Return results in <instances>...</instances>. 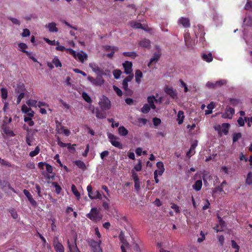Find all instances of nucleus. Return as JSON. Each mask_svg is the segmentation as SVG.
Listing matches in <instances>:
<instances>
[{
	"label": "nucleus",
	"instance_id": "f257e3e1",
	"mask_svg": "<svg viewBox=\"0 0 252 252\" xmlns=\"http://www.w3.org/2000/svg\"><path fill=\"white\" fill-rule=\"evenodd\" d=\"M87 217L91 220L97 222L100 220L102 216L100 214L99 210L95 207L92 208L90 212L87 215Z\"/></svg>",
	"mask_w": 252,
	"mask_h": 252
},
{
	"label": "nucleus",
	"instance_id": "f03ea898",
	"mask_svg": "<svg viewBox=\"0 0 252 252\" xmlns=\"http://www.w3.org/2000/svg\"><path fill=\"white\" fill-rule=\"evenodd\" d=\"M12 122V118H9L7 122L5 120H3L1 125V128L3 132L9 136H14L15 135L14 132L10 128L8 124Z\"/></svg>",
	"mask_w": 252,
	"mask_h": 252
},
{
	"label": "nucleus",
	"instance_id": "7ed1b4c3",
	"mask_svg": "<svg viewBox=\"0 0 252 252\" xmlns=\"http://www.w3.org/2000/svg\"><path fill=\"white\" fill-rule=\"evenodd\" d=\"M230 125L228 123H223L221 126L218 125L214 127L215 129L218 131L219 137H221L223 133L224 135H227L228 133Z\"/></svg>",
	"mask_w": 252,
	"mask_h": 252
},
{
	"label": "nucleus",
	"instance_id": "20e7f679",
	"mask_svg": "<svg viewBox=\"0 0 252 252\" xmlns=\"http://www.w3.org/2000/svg\"><path fill=\"white\" fill-rule=\"evenodd\" d=\"M108 138L110 139V141L111 144L120 149H122L123 148V144L119 141L118 140L119 138L114 136L112 134H109L108 135Z\"/></svg>",
	"mask_w": 252,
	"mask_h": 252
},
{
	"label": "nucleus",
	"instance_id": "39448f33",
	"mask_svg": "<svg viewBox=\"0 0 252 252\" xmlns=\"http://www.w3.org/2000/svg\"><path fill=\"white\" fill-rule=\"evenodd\" d=\"M87 79L95 86H101L104 82V81L101 75H98L95 78L89 76L87 78Z\"/></svg>",
	"mask_w": 252,
	"mask_h": 252
},
{
	"label": "nucleus",
	"instance_id": "423d86ee",
	"mask_svg": "<svg viewBox=\"0 0 252 252\" xmlns=\"http://www.w3.org/2000/svg\"><path fill=\"white\" fill-rule=\"evenodd\" d=\"M234 113L235 110L234 108L227 106L226 107L224 113L222 114V117L224 119H231Z\"/></svg>",
	"mask_w": 252,
	"mask_h": 252
},
{
	"label": "nucleus",
	"instance_id": "0eeeda50",
	"mask_svg": "<svg viewBox=\"0 0 252 252\" xmlns=\"http://www.w3.org/2000/svg\"><path fill=\"white\" fill-rule=\"evenodd\" d=\"M119 238L121 241V243H122V245L121 246L122 252H126V248L128 246V243L125 238V235L122 232H121L119 234Z\"/></svg>",
	"mask_w": 252,
	"mask_h": 252
},
{
	"label": "nucleus",
	"instance_id": "6e6552de",
	"mask_svg": "<svg viewBox=\"0 0 252 252\" xmlns=\"http://www.w3.org/2000/svg\"><path fill=\"white\" fill-rule=\"evenodd\" d=\"M184 40L185 44L188 48H192L195 45V41L191 39L189 33L184 34Z\"/></svg>",
	"mask_w": 252,
	"mask_h": 252
},
{
	"label": "nucleus",
	"instance_id": "1a4fd4ad",
	"mask_svg": "<svg viewBox=\"0 0 252 252\" xmlns=\"http://www.w3.org/2000/svg\"><path fill=\"white\" fill-rule=\"evenodd\" d=\"M161 56V53L159 49L158 52L154 53L153 57L151 58L149 63H148V66L151 67L153 63L156 64L159 60Z\"/></svg>",
	"mask_w": 252,
	"mask_h": 252
},
{
	"label": "nucleus",
	"instance_id": "9d476101",
	"mask_svg": "<svg viewBox=\"0 0 252 252\" xmlns=\"http://www.w3.org/2000/svg\"><path fill=\"white\" fill-rule=\"evenodd\" d=\"M53 246L56 252H64L63 245L59 241L57 237L54 239Z\"/></svg>",
	"mask_w": 252,
	"mask_h": 252
},
{
	"label": "nucleus",
	"instance_id": "9b49d317",
	"mask_svg": "<svg viewBox=\"0 0 252 252\" xmlns=\"http://www.w3.org/2000/svg\"><path fill=\"white\" fill-rule=\"evenodd\" d=\"M198 32L197 31L195 30V34L196 38H198L199 36L200 38V40L201 41H205L204 35L205 34L204 30V28L202 26H198Z\"/></svg>",
	"mask_w": 252,
	"mask_h": 252
},
{
	"label": "nucleus",
	"instance_id": "f8f14e48",
	"mask_svg": "<svg viewBox=\"0 0 252 252\" xmlns=\"http://www.w3.org/2000/svg\"><path fill=\"white\" fill-rule=\"evenodd\" d=\"M123 66L125 69V73L126 74H131L132 72V63L131 62L126 61L123 63Z\"/></svg>",
	"mask_w": 252,
	"mask_h": 252
},
{
	"label": "nucleus",
	"instance_id": "ddd939ff",
	"mask_svg": "<svg viewBox=\"0 0 252 252\" xmlns=\"http://www.w3.org/2000/svg\"><path fill=\"white\" fill-rule=\"evenodd\" d=\"M179 24L182 25L185 28H189L190 27V21L188 18L181 17L178 20Z\"/></svg>",
	"mask_w": 252,
	"mask_h": 252
},
{
	"label": "nucleus",
	"instance_id": "4468645a",
	"mask_svg": "<svg viewBox=\"0 0 252 252\" xmlns=\"http://www.w3.org/2000/svg\"><path fill=\"white\" fill-rule=\"evenodd\" d=\"M23 193L25 194V195L27 197L28 200L33 207L37 206V202L33 199L32 196L28 190L26 189H24Z\"/></svg>",
	"mask_w": 252,
	"mask_h": 252
},
{
	"label": "nucleus",
	"instance_id": "2eb2a0df",
	"mask_svg": "<svg viewBox=\"0 0 252 252\" xmlns=\"http://www.w3.org/2000/svg\"><path fill=\"white\" fill-rule=\"evenodd\" d=\"M24 86L23 85L20 86V87L18 89H16V92H17L18 93H20L18 95L17 99V103L19 104L20 103L22 99H23L25 96V93H24Z\"/></svg>",
	"mask_w": 252,
	"mask_h": 252
},
{
	"label": "nucleus",
	"instance_id": "dca6fc26",
	"mask_svg": "<svg viewBox=\"0 0 252 252\" xmlns=\"http://www.w3.org/2000/svg\"><path fill=\"white\" fill-rule=\"evenodd\" d=\"M101 242L100 240L97 242L94 241L92 242L91 246L93 248L94 252H103L100 246Z\"/></svg>",
	"mask_w": 252,
	"mask_h": 252
},
{
	"label": "nucleus",
	"instance_id": "f3484780",
	"mask_svg": "<svg viewBox=\"0 0 252 252\" xmlns=\"http://www.w3.org/2000/svg\"><path fill=\"white\" fill-rule=\"evenodd\" d=\"M90 67L93 71L98 75H101L103 73V70L95 63H90Z\"/></svg>",
	"mask_w": 252,
	"mask_h": 252
},
{
	"label": "nucleus",
	"instance_id": "a211bd4d",
	"mask_svg": "<svg viewBox=\"0 0 252 252\" xmlns=\"http://www.w3.org/2000/svg\"><path fill=\"white\" fill-rule=\"evenodd\" d=\"M165 92L170 95L172 98L174 99L177 97V93L172 88L166 87L164 89Z\"/></svg>",
	"mask_w": 252,
	"mask_h": 252
},
{
	"label": "nucleus",
	"instance_id": "6ab92c4d",
	"mask_svg": "<svg viewBox=\"0 0 252 252\" xmlns=\"http://www.w3.org/2000/svg\"><path fill=\"white\" fill-rule=\"evenodd\" d=\"M57 24L55 22L49 23L48 25H46L45 27L48 29L51 32H58V29L56 27Z\"/></svg>",
	"mask_w": 252,
	"mask_h": 252
},
{
	"label": "nucleus",
	"instance_id": "aec40b11",
	"mask_svg": "<svg viewBox=\"0 0 252 252\" xmlns=\"http://www.w3.org/2000/svg\"><path fill=\"white\" fill-rule=\"evenodd\" d=\"M197 145V141L195 140L193 143L191 145L190 149L187 153V156L190 157L195 153L194 150Z\"/></svg>",
	"mask_w": 252,
	"mask_h": 252
},
{
	"label": "nucleus",
	"instance_id": "412c9836",
	"mask_svg": "<svg viewBox=\"0 0 252 252\" xmlns=\"http://www.w3.org/2000/svg\"><path fill=\"white\" fill-rule=\"evenodd\" d=\"M139 45L142 47L149 48L151 46V41L147 39H143L140 41Z\"/></svg>",
	"mask_w": 252,
	"mask_h": 252
},
{
	"label": "nucleus",
	"instance_id": "4be33fe9",
	"mask_svg": "<svg viewBox=\"0 0 252 252\" xmlns=\"http://www.w3.org/2000/svg\"><path fill=\"white\" fill-rule=\"evenodd\" d=\"M87 54L83 52H82V53L78 52L76 54V59H78V60L82 63H83L84 61L87 60Z\"/></svg>",
	"mask_w": 252,
	"mask_h": 252
},
{
	"label": "nucleus",
	"instance_id": "5701e85b",
	"mask_svg": "<svg viewBox=\"0 0 252 252\" xmlns=\"http://www.w3.org/2000/svg\"><path fill=\"white\" fill-rule=\"evenodd\" d=\"M147 100L148 103H149V106L153 109H156V105L154 104V101L157 102L158 100L156 99L154 95L149 96L147 98Z\"/></svg>",
	"mask_w": 252,
	"mask_h": 252
},
{
	"label": "nucleus",
	"instance_id": "b1692460",
	"mask_svg": "<svg viewBox=\"0 0 252 252\" xmlns=\"http://www.w3.org/2000/svg\"><path fill=\"white\" fill-rule=\"evenodd\" d=\"M68 247L69 250V252H81L78 248H77L76 240L74 241V244L71 245L69 242V240L67 241Z\"/></svg>",
	"mask_w": 252,
	"mask_h": 252
},
{
	"label": "nucleus",
	"instance_id": "393cba45",
	"mask_svg": "<svg viewBox=\"0 0 252 252\" xmlns=\"http://www.w3.org/2000/svg\"><path fill=\"white\" fill-rule=\"evenodd\" d=\"M89 197L92 199H101L102 195L98 190H95L92 191V193L91 194V197Z\"/></svg>",
	"mask_w": 252,
	"mask_h": 252
},
{
	"label": "nucleus",
	"instance_id": "a878e982",
	"mask_svg": "<svg viewBox=\"0 0 252 252\" xmlns=\"http://www.w3.org/2000/svg\"><path fill=\"white\" fill-rule=\"evenodd\" d=\"M202 186V182L201 180H197L192 186V188L196 191H199Z\"/></svg>",
	"mask_w": 252,
	"mask_h": 252
},
{
	"label": "nucleus",
	"instance_id": "bb28decb",
	"mask_svg": "<svg viewBox=\"0 0 252 252\" xmlns=\"http://www.w3.org/2000/svg\"><path fill=\"white\" fill-rule=\"evenodd\" d=\"M143 77V73L141 71V70L137 69L135 71V82L139 84L141 82V78Z\"/></svg>",
	"mask_w": 252,
	"mask_h": 252
},
{
	"label": "nucleus",
	"instance_id": "cd10ccee",
	"mask_svg": "<svg viewBox=\"0 0 252 252\" xmlns=\"http://www.w3.org/2000/svg\"><path fill=\"white\" fill-rule=\"evenodd\" d=\"M183 111H179L177 114V121L179 125H181L184 121L185 116Z\"/></svg>",
	"mask_w": 252,
	"mask_h": 252
},
{
	"label": "nucleus",
	"instance_id": "c85d7f7f",
	"mask_svg": "<svg viewBox=\"0 0 252 252\" xmlns=\"http://www.w3.org/2000/svg\"><path fill=\"white\" fill-rule=\"evenodd\" d=\"M95 113L96 117L98 119H104L106 118L105 113L98 108L95 109Z\"/></svg>",
	"mask_w": 252,
	"mask_h": 252
},
{
	"label": "nucleus",
	"instance_id": "c756f323",
	"mask_svg": "<svg viewBox=\"0 0 252 252\" xmlns=\"http://www.w3.org/2000/svg\"><path fill=\"white\" fill-rule=\"evenodd\" d=\"M203 60L208 63H210L213 60V57L211 53L208 54H203L202 55Z\"/></svg>",
	"mask_w": 252,
	"mask_h": 252
},
{
	"label": "nucleus",
	"instance_id": "7c9ffc66",
	"mask_svg": "<svg viewBox=\"0 0 252 252\" xmlns=\"http://www.w3.org/2000/svg\"><path fill=\"white\" fill-rule=\"evenodd\" d=\"M118 132L121 136H125L128 134V130L124 126H121L118 128Z\"/></svg>",
	"mask_w": 252,
	"mask_h": 252
},
{
	"label": "nucleus",
	"instance_id": "2f4dec72",
	"mask_svg": "<svg viewBox=\"0 0 252 252\" xmlns=\"http://www.w3.org/2000/svg\"><path fill=\"white\" fill-rule=\"evenodd\" d=\"M123 55L125 57H129L132 59H135L138 56V54L135 52H125Z\"/></svg>",
	"mask_w": 252,
	"mask_h": 252
},
{
	"label": "nucleus",
	"instance_id": "473e14b6",
	"mask_svg": "<svg viewBox=\"0 0 252 252\" xmlns=\"http://www.w3.org/2000/svg\"><path fill=\"white\" fill-rule=\"evenodd\" d=\"M71 191H72L74 195L78 199H79V198H80V194L79 192L77 190L76 186L73 184L71 185Z\"/></svg>",
	"mask_w": 252,
	"mask_h": 252
},
{
	"label": "nucleus",
	"instance_id": "72a5a7b5",
	"mask_svg": "<svg viewBox=\"0 0 252 252\" xmlns=\"http://www.w3.org/2000/svg\"><path fill=\"white\" fill-rule=\"evenodd\" d=\"M18 47L20 48V51L24 53H26V54H27V53L28 52L26 50V49L28 48L26 44L24 43H20L18 44Z\"/></svg>",
	"mask_w": 252,
	"mask_h": 252
},
{
	"label": "nucleus",
	"instance_id": "f704fd0d",
	"mask_svg": "<svg viewBox=\"0 0 252 252\" xmlns=\"http://www.w3.org/2000/svg\"><path fill=\"white\" fill-rule=\"evenodd\" d=\"M102 107H103L105 109H109L110 108V101L108 99V98H106L104 100V102H103V104L101 105Z\"/></svg>",
	"mask_w": 252,
	"mask_h": 252
},
{
	"label": "nucleus",
	"instance_id": "c9c22d12",
	"mask_svg": "<svg viewBox=\"0 0 252 252\" xmlns=\"http://www.w3.org/2000/svg\"><path fill=\"white\" fill-rule=\"evenodd\" d=\"M75 164L80 169H82L83 170L86 169V165L85 163L80 160H76L75 161Z\"/></svg>",
	"mask_w": 252,
	"mask_h": 252
},
{
	"label": "nucleus",
	"instance_id": "e433bc0d",
	"mask_svg": "<svg viewBox=\"0 0 252 252\" xmlns=\"http://www.w3.org/2000/svg\"><path fill=\"white\" fill-rule=\"evenodd\" d=\"M242 137V134L240 132L234 133L232 136L233 143L236 142L240 138Z\"/></svg>",
	"mask_w": 252,
	"mask_h": 252
},
{
	"label": "nucleus",
	"instance_id": "4c0bfd02",
	"mask_svg": "<svg viewBox=\"0 0 252 252\" xmlns=\"http://www.w3.org/2000/svg\"><path fill=\"white\" fill-rule=\"evenodd\" d=\"M151 108L148 104H145L141 108V111L144 114L148 113L150 111Z\"/></svg>",
	"mask_w": 252,
	"mask_h": 252
},
{
	"label": "nucleus",
	"instance_id": "58836bf2",
	"mask_svg": "<svg viewBox=\"0 0 252 252\" xmlns=\"http://www.w3.org/2000/svg\"><path fill=\"white\" fill-rule=\"evenodd\" d=\"M0 92H1V97L2 99H5L7 98V94H8V92H7V90L6 88H2L1 89H0Z\"/></svg>",
	"mask_w": 252,
	"mask_h": 252
},
{
	"label": "nucleus",
	"instance_id": "ea45409f",
	"mask_svg": "<svg viewBox=\"0 0 252 252\" xmlns=\"http://www.w3.org/2000/svg\"><path fill=\"white\" fill-rule=\"evenodd\" d=\"M82 96L83 99L88 103H91L92 100L91 98L88 95V94L86 92H83L82 94Z\"/></svg>",
	"mask_w": 252,
	"mask_h": 252
},
{
	"label": "nucleus",
	"instance_id": "a19ab883",
	"mask_svg": "<svg viewBox=\"0 0 252 252\" xmlns=\"http://www.w3.org/2000/svg\"><path fill=\"white\" fill-rule=\"evenodd\" d=\"M40 152V148L38 146H37L35 150L34 151H31L30 154L29 156L31 157H33L37 155Z\"/></svg>",
	"mask_w": 252,
	"mask_h": 252
},
{
	"label": "nucleus",
	"instance_id": "79ce46f5",
	"mask_svg": "<svg viewBox=\"0 0 252 252\" xmlns=\"http://www.w3.org/2000/svg\"><path fill=\"white\" fill-rule=\"evenodd\" d=\"M229 99L230 104L233 106H237L240 103V99H239L230 98Z\"/></svg>",
	"mask_w": 252,
	"mask_h": 252
},
{
	"label": "nucleus",
	"instance_id": "37998d69",
	"mask_svg": "<svg viewBox=\"0 0 252 252\" xmlns=\"http://www.w3.org/2000/svg\"><path fill=\"white\" fill-rule=\"evenodd\" d=\"M52 185L55 188L56 192L58 194H60L62 190L61 186L58 184V183L55 182H53Z\"/></svg>",
	"mask_w": 252,
	"mask_h": 252
},
{
	"label": "nucleus",
	"instance_id": "c03bdc74",
	"mask_svg": "<svg viewBox=\"0 0 252 252\" xmlns=\"http://www.w3.org/2000/svg\"><path fill=\"white\" fill-rule=\"evenodd\" d=\"M44 40L46 43H47L48 44H49L50 45H58L59 44H60L59 42L58 41H56L55 40H50V39H49L48 38H44Z\"/></svg>",
	"mask_w": 252,
	"mask_h": 252
},
{
	"label": "nucleus",
	"instance_id": "a18cd8bd",
	"mask_svg": "<svg viewBox=\"0 0 252 252\" xmlns=\"http://www.w3.org/2000/svg\"><path fill=\"white\" fill-rule=\"evenodd\" d=\"M53 63L56 67H62V64L59 59L57 57H55L53 59Z\"/></svg>",
	"mask_w": 252,
	"mask_h": 252
},
{
	"label": "nucleus",
	"instance_id": "49530a36",
	"mask_svg": "<svg viewBox=\"0 0 252 252\" xmlns=\"http://www.w3.org/2000/svg\"><path fill=\"white\" fill-rule=\"evenodd\" d=\"M246 183L249 185H251L252 184V172H249L247 174V179L246 180Z\"/></svg>",
	"mask_w": 252,
	"mask_h": 252
},
{
	"label": "nucleus",
	"instance_id": "de8ad7c7",
	"mask_svg": "<svg viewBox=\"0 0 252 252\" xmlns=\"http://www.w3.org/2000/svg\"><path fill=\"white\" fill-rule=\"evenodd\" d=\"M27 104L29 106L36 107L37 101L33 99H29L27 101Z\"/></svg>",
	"mask_w": 252,
	"mask_h": 252
},
{
	"label": "nucleus",
	"instance_id": "09e8293b",
	"mask_svg": "<svg viewBox=\"0 0 252 252\" xmlns=\"http://www.w3.org/2000/svg\"><path fill=\"white\" fill-rule=\"evenodd\" d=\"M67 145L68 150L70 151L71 153H74L76 151L75 147H76L77 145L76 144H73L71 145L70 143H67Z\"/></svg>",
	"mask_w": 252,
	"mask_h": 252
},
{
	"label": "nucleus",
	"instance_id": "8fccbe9b",
	"mask_svg": "<svg viewBox=\"0 0 252 252\" xmlns=\"http://www.w3.org/2000/svg\"><path fill=\"white\" fill-rule=\"evenodd\" d=\"M227 81L225 80H220L217 81L215 82L216 88L220 87L221 86L224 85L226 84Z\"/></svg>",
	"mask_w": 252,
	"mask_h": 252
},
{
	"label": "nucleus",
	"instance_id": "3c124183",
	"mask_svg": "<svg viewBox=\"0 0 252 252\" xmlns=\"http://www.w3.org/2000/svg\"><path fill=\"white\" fill-rule=\"evenodd\" d=\"M113 90L116 92L117 94L119 96H122V95L123 94V93H122V91H121V90L120 88H119L118 87H117L116 86H115V85H114L113 86Z\"/></svg>",
	"mask_w": 252,
	"mask_h": 252
},
{
	"label": "nucleus",
	"instance_id": "603ef678",
	"mask_svg": "<svg viewBox=\"0 0 252 252\" xmlns=\"http://www.w3.org/2000/svg\"><path fill=\"white\" fill-rule=\"evenodd\" d=\"M131 27L134 29H142V25L140 23L133 22L131 23Z\"/></svg>",
	"mask_w": 252,
	"mask_h": 252
},
{
	"label": "nucleus",
	"instance_id": "864d4df0",
	"mask_svg": "<svg viewBox=\"0 0 252 252\" xmlns=\"http://www.w3.org/2000/svg\"><path fill=\"white\" fill-rule=\"evenodd\" d=\"M31 108L28 107L26 105L24 104L22 106L21 110L23 113L26 114L31 110Z\"/></svg>",
	"mask_w": 252,
	"mask_h": 252
},
{
	"label": "nucleus",
	"instance_id": "5fc2aeb1",
	"mask_svg": "<svg viewBox=\"0 0 252 252\" xmlns=\"http://www.w3.org/2000/svg\"><path fill=\"white\" fill-rule=\"evenodd\" d=\"M134 169L136 171H140L142 169V162L140 160H139L138 163L135 165Z\"/></svg>",
	"mask_w": 252,
	"mask_h": 252
},
{
	"label": "nucleus",
	"instance_id": "6e6d98bb",
	"mask_svg": "<svg viewBox=\"0 0 252 252\" xmlns=\"http://www.w3.org/2000/svg\"><path fill=\"white\" fill-rule=\"evenodd\" d=\"M153 122L154 125L155 126H158L161 122V120L159 118L155 117L153 119Z\"/></svg>",
	"mask_w": 252,
	"mask_h": 252
},
{
	"label": "nucleus",
	"instance_id": "4d7b16f0",
	"mask_svg": "<svg viewBox=\"0 0 252 252\" xmlns=\"http://www.w3.org/2000/svg\"><path fill=\"white\" fill-rule=\"evenodd\" d=\"M30 31L28 29H25L23 30L22 33H21V35L22 37H27L29 36L30 35Z\"/></svg>",
	"mask_w": 252,
	"mask_h": 252
},
{
	"label": "nucleus",
	"instance_id": "13d9d810",
	"mask_svg": "<svg viewBox=\"0 0 252 252\" xmlns=\"http://www.w3.org/2000/svg\"><path fill=\"white\" fill-rule=\"evenodd\" d=\"M121 73H122V72L119 69H117V70H114V71L113 72V75H114L115 78H116V79L119 78V77H120V76L121 75Z\"/></svg>",
	"mask_w": 252,
	"mask_h": 252
},
{
	"label": "nucleus",
	"instance_id": "bf43d9fd",
	"mask_svg": "<svg viewBox=\"0 0 252 252\" xmlns=\"http://www.w3.org/2000/svg\"><path fill=\"white\" fill-rule=\"evenodd\" d=\"M104 49L106 51H109L110 50H118V48L115 46H111L110 45H106L104 47Z\"/></svg>",
	"mask_w": 252,
	"mask_h": 252
},
{
	"label": "nucleus",
	"instance_id": "052dcab7",
	"mask_svg": "<svg viewBox=\"0 0 252 252\" xmlns=\"http://www.w3.org/2000/svg\"><path fill=\"white\" fill-rule=\"evenodd\" d=\"M207 108L210 109L208 111H206V114H209L212 113V110L214 108V104L213 102H211L208 105Z\"/></svg>",
	"mask_w": 252,
	"mask_h": 252
},
{
	"label": "nucleus",
	"instance_id": "680f3d73",
	"mask_svg": "<svg viewBox=\"0 0 252 252\" xmlns=\"http://www.w3.org/2000/svg\"><path fill=\"white\" fill-rule=\"evenodd\" d=\"M67 52L72 55L75 59H76V52L75 51L71 48L66 49Z\"/></svg>",
	"mask_w": 252,
	"mask_h": 252
},
{
	"label": "nucleus",
	"instance_id": "e2e57ef3",
	"mask_svg": "<svg viewBox=\"0 0 252 252\" xmlns=\"http://www.w3.org/2000/svg\"><path fill=\"white\" fill-rule=\"evenodd\" d=\"M245 121H246L245 120V118L243 119L241 117H239L237 120L238 124L240 126H244Z\"/></svg>",
	"mask_w": 252,
	"mask_h": 252
},
{
	"label": "nucleus",
	"instance_id": "0e129e2a",
	"mask_svg": "<svg viewBox=\"0 0 252 252\" xmlns=\"http://www.w3.org/2000/svg\"><path fill=\"white\" fill-rule=\"evenodd\" d=\"M8 19L10 20L14 24L19 26L21 24L20 21L17 19L12 17H9L8 18Z\"/></svg>",
	"mask_w": 252,
	"mask_h": 252
},
{
	"label": "nucleus",
	"instance_id": "69168bd1",
	"mask_svg": "<svg viewBox=\"0 0 252 252\" xmlns=\"http://www.w3.org/2000/svg\"><path fill=\"white\" fill-rule=\"evenodd\" d=\"M252 8V1L248 0L245 5V8L246 10H250Z\"/></svg>",
	"mask_w": 252,
	"mask_h": 252
},
{
	"label": "nucleus",
	"instance_id": "338daca9",
	"mask_svg": "<svg viewBox=\"0 0 252 252\" xmlns=\"http://www.w3.org/2000/svg\"><path fill=\"white\" fill-rule=\"evenodd\" d=\"M171 208L173 209L176 213H179L180 212L179 206L174 203H172Z\"/></svg>",
	"mask_w": 252,
	"mask_h": 252
},
{
	"label": "nucleus",
	"instance_id": "774afa93",
	"mask_svg": "<svg viewBox=\"0 0 252 252\" xmlns=\"http://www.w3.org/2000/svg\"><path fill=\"white\" fill-rule=\"evenodd\" d=\"M124 90L125 92V94L126 95L131 96L133 94V91L131 89H129L128 88H127V89H124Z\"/></svg>",
	"mask_w": 252,
	"mask_h": 252
}]
</instances>
